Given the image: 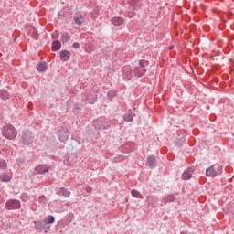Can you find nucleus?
Instances as JSON below:
<instances>
[{
	"label": "nucleus",
	"instance_id": "nucleus-31",
	"mask_svg": "<svg viewBox=\"0 0 234 234\" xmlns=\"http://www.w3.org/2000/svg\"><path fill=\"white\" fill-rule=\"evenodd\" d=\"M16 164L17 165H23V164H25V159H22V158L16 159Z\"/></svg>",
	"mask_w": 234,
	"mask_h": 234
},
{
	"label": "nucleus",
	"instance_id": "nucleus-14",
	"mask_svg": "<svg viewBox=\"0 0 234 234\" xmlns=\"http://www.w3.org/2000/svg\"><path fill=\"white\" fill-rule=\"evenodd\" d=\"M58 195H59V197H70V191H69V189H67L65 187H60L58 189Z\"/></svg>",
	"mask_w": 234,
	"mask_h": 234
},
{
	"label": "nucleus",
	"instance_id": "nucleus-1",
	"mask_svg": "<svg viewBox=\"0 0 234 234\" xmlns=\"http://www.w3.org/2000/svg\"><path fill=\"white\" fill-rule=\"evenodd\" d=\"M2 134L7 140H14L17 136V131L12 126V124H6L4 126Z\"/></svg>",
	"mask_w": 234,
	"mask_h": 234
},
{
	"label": "nucleus",
	"instance_id": "nucleus-12",
	"mask_svg": "<svg viewBox=\"0 0 234 234\" xmlns=\"http://www.w3.org/2000/svg\"><path fill=\"white\" fill-rule=\"evenodd\" d=\"M125 20L123 17L121 16H115L112 19V24L114 25L115 27H120V25H123V22Z\"/></svg>",
	"mask_w": 234,
	"mask_h": 234
},
{
	"label": "nucleus",
	"instance_id": "nucleus-8",
	"mask_svg": "<svg viewBox=\"0 0 234 234\" xmlns=\"http://www.w3.org/2000/svg\"><path fill=\"white\" fill-rule=\"evenodd\" d=\"M146 165L150 169H154V165H156V156L154 155H150L146 159Z\"/></svg>",
	"mask_w": 234,
	"mask_h": 234
},
{
	"label": "nucleus",
	"instance_id": "nucleus-24",
	"mask_svg": "<svg viewBox=\"0 0 234 234\" xmlns=\"http://www.w3.org/2000/svg\"><path fill=\"white\" fill-rule=\"evenodd\" d=\"M29 32H32V37L37 40V29L34 27L33 26L29 27Z\"/></svg>",
	"mask_w": 234,
	"mask_h": 234
},
{
	"label": "nucleus",
	"instance_id": "nucleus-20",
	"mask_svg": "<svg viewBox=\"0 0 234 234\" xmlns=\"http://www.w3.org/2000/svg\"><path fill=\"white\" fill-rule=\"evenodd\" d=\"M0 98L2 100H8V98H10V94L5 90H0Z\"/></svg>",
	"mask_w": 234,
	"mask_h": 234
},
{
	"label": "nucleus",
	"instance_id": "nucleus-17",
	"mask_svg": "<svg viewBox=\"0 0 234 234\" xmlns=\"http://www.w3.org/2000/svg\"><path fill=\"white\" fill-rule=\"evenodd\" d=\"M51 49L53 52H58V50L61 49V42L55 40L52 42Z\"/></svg>",
	"mask_w": 234,
	"mask_h": 234
},
{
	"label": "nucleus",
	"instance_id": "nucleus-36",
	"mask_svg": "<svg viewBox=\"0 0 234 234\" xmlns=\"http://www.w3.org/2000/svg\"><path fill=\"white\" fill-rule=\"evenodd\" d=\"M72 47H73V48L78 49V48H80V43L74 42Z\"/></svg>",
	"mask_w": 234,
	"mask_h": 234
},
{
	"label": "nucleus",
	"instance_id": "nucleus-9",
	"mask_svg": "<svg viewBox=\"0 0 234 234\" xmlns=\"http://www.w3.org/2000/svg\"><path fill=\"white\" fill-rule=\"evenodd\" d=\"M175 200H176V196H175V194L167 195L163 198L162 200L163 204H161V206H165V204L175 202Z\"/></svg>",
	"mask_w": 234,
	"mask_h": 234
},
{
	"label": "nucleus",
	"instance_id": "nucleus-27",
	"mask_svg": "<svg viewBox=\"0 0 234 234\" xmlns=\"http://www.w3.org/2000/svg\"><path fill=\"white\" fill-rule=\"evenodd\" d=\"M54 222H56V218H54L52 215L48 216V219L46 220L48 226V224H54Z\"/></svg>",
	"mask_w": 234,
	"mask_h": 234
},
{
	"label": "nucleus",
	"instance_id": "nucleus-22",
	"mask_svg": "<svg viewBox=\"0 0 234 234\" xmlns=\"http://www.w3.org/2000/svg\"><path fill=\"white\" fill-rule=\"evenodd\" d=\"M61 41L62 43H69L70 41V35L69 33H63L61 35Z\"/></svg>",
	"mask_w": 234,
	"mask_h": 234
},
{
	"label": "nucleus",
	"instance_id": "nucleus-2",
	"mask_svg": "<svg viewBox=\"0 0 234 234\" xmlns=\"http://www.w3.org/2000/svg\"><path fill=\"white\" fill-rule=\"evenodd\" d=\"M20 140L23 145H32L34 144V133L30 130L23 131Z\"/></svg>",
	"mask_w": 234,
	"mask_h": 234
},
{
	"label": "nucleus",
	"instance_id": "nucleus-34",
	"mask_svg": "<svg viewBox=\"0 0 234 234\" xmlns=\"http://www.w3.org/2000/svg\"><path fill=\"white\" fill-rule=\"evenodd\" d=\"M46 197L45 196H40L38 201L40 204H45Z\"/></svg>",
	"mask_w": 234,
	"mask_h": 234
},
{
	"label": "nucleus",
	"instance_id": "nucleus-40",
	"mask_svg": "<svg viewBox=\"0 0 234 234\" xmlns=\"http://www.w3.org/2000/svg\"><path fill=\"white\" fill-rule=\"evenodd\" d=\"M181 234H186V232H181Z\"/></svg>",
	"mask_w": 234,
	"mask_h": 234
},
{
	"label": "nucleus",
	"instance_id": "nucleus-5",
	"mask_svg": "<svg viewBox=\"0 0 234 234\" xmlns=\"http://www.w3.org/2000/svg\"><path fill=\"white\" fill-rule=\"evenodd\" d=\"M76 162H78V157L74 154H69L67 155L66 159L64 160V164L66 165H69V166L74 165V164H76Z\"/></svg>",
	"mask_w": 234,
	"mask_h": 234
},
{
	"label": "nucleus",
	"instance_id": "nucleus-33",
	"mask_svg": "<svg viewBox=\"0 0 234 234\" xmlns=\"http://www.w3.org/2000/svg\"><path fill=\"white\" fill-rule=\"evenodd\" d=\"M71 140H74L75 142H77L79 145L80 144H81V138L80 137H71Z\"/></svg>",
	"mask_w": 234,
	"mask_h": 234
},
{
	"label": "nucleus",
	"instance_id": "nucleus-25",
	"mask_svg": "<svg viewBox=\"0 0 234 234\" xmlns=\"http://www.w3.org/2000/svg\"><path fill=\"white\" fill-rule=\"evenodd\" d=\"M98 100V95L96 94H90V101H89V103L90 105H94V103H96V101Z\"/></svg>",
	"mask_w": 234,
	"mask_h": 234
},
{
	"label": "nucleus",
	"instance_id": "nucleus-39",
	"mask_svg": "<svg viewBox=\"0 0 234 234\" xmlns=\"http://www.w3.org/2000/svg\"><path fill=\"white\" fill-rule=\"evenodd\" d=\"M173 48H174L173 47H170L169 50H173Z\"/></svg>",
	"mask_w": 234,
	"mask_h": 234
},
{
	"label": "nucleus",
	"instance_id": "nucleus-30",
	"mask_svg": "<svg viewBox=\"0 0 234 234\" xmlns=\"http://www.w3.org/2000/svg\"><path fill=\"white\" fill-rule=\"evenodd\" d=\"M111 127V123L109 122H102L101 129H109Z\"/></svg>",
	"mask_w": 234,
	"mask_h": 234
},
{
	"label": "nucleus",
	"instance_id": "nucleus-38",
	"mask_svg": "<svg viewBox=\"0 0 234 234\" xmlns=\"http://www.w3.org/2000/svg\"><path fill=\"white\" fill-rule=\"evenodd\" d=\"M122 72H131V69L129 68H123Z\"/></svg>",
	"mask_w": 234,
	"mask_h": 234
},
{
	"label": "nucleus",
	"instance_id": "nucleus-16",
	"mask_svg": "<svg viewBox=\"0 0 234 234\" xmlns=\"http://www.w3.org/2000/svg\"><path fill=\"white\" fill-rule=\"evenodd\" d=\"M73 21L76 25H78L79 27H81V25H83V16L81 15L74 16Z\"/></svg>",
	"mask_w": 234,
	"mask_h": 234
},
{
	"label": "nucleus",
	"instance_id": "nucleus-4",
	"mask_svg": "<svg viewBox=\"0 0 234 234\" xmlns=\"http://www.w3.org/2000/svg\"><path fill=\"white\" fill-rule=\"evenodd\" d=\"M57 136L59 140V142L65 143L67 140H69V129L60 128L57 131Z\"/></svg>",
	"mask_w": 234,
	"mask_h": 234
},
{
	"label": "nucleus",
	"instance_id": "nucleus-15",
	"mask_svg": "<svg viewBox=\"0 0 234 234\" xmlns=\"http://www.w3.org/2000/svg\"><path fill=\"white\" fill-rule=\"evenodd\" d=\"M192 173H191V169L187 168L186 170H185L182 174V180H190L191 176H192Z\"/></svg>",
	"mask_w": 234,
	"mask_h": 234
},
{
	"label": "nucleus",
	"instance_id": "nucleus-32",
	"mask_svg": "<svg viewBox=\"0 0 234 234\" xmlns=\"http://www.w3.org/2000/svg\"><path fill=\"white\" fill-rule=\"evenodd\" d=\"M0 169H6V162L5 161L0 162Z\"/></svg>",
	"mask_w": 234,
	"mask_h": 234
},
{
	"label": "nucleus",
	"instance_id": "nucleus-29",
	"mask_svg": "<svg viewBox=\"0 0 234 234\" xmlns=\"http://www.w3.org/2000/svg\"><path fill=\"white\" fill-rule=\"evenodd\" d=\"M59 37V32L55 31L52 35H51V38L56 40Z\"/></svg>",
	"mask_w": 234,
	"mask_h": 234
},
{
	"label": "nucleus",
	"instance_id": "nucleus-10",
	"mask_svg": "<svg viewBox=\"0 0 234 234\" xmlns=\"http://www.w3.org/2000/svg\"><path fill=\"white\" fill-rule=\"evenodd\" d=\"M207 176H210L211 178H215L217 176V170H215V165H211L206 170Z\"/></svg>",
	"mask_w": 234,
	"mask_h": 234
},
{
	"label": "nucleus",
	"instance_id": "nucleus-18",
	"mask_svg": "<svg viewBox=\"0 0 234 234\" xmlns=\"http://www.w3.org/2000/svg\"><path fill=\"white\" fill-rule=\"evenodd\" d=\"M47 69H48L47 66V62H40L37 66V69L38 70V72H46Z\"/></svg>",
	"mask_w": 234,
	"mask_h": 234
},
{
	"label": "nucleus",
	"instance_id": "nucleus-19",
	"mask_svg": "<svg viewBox=\"0 0 234 234\" xmlns=\"http://www.w3.org/2000/svg\"><path fill=\"white\" fill-rule=\"evenodd\" d=\"M147 72V69L145 68H136L135 74L138 76V78H142Z\"/></svg>",
	"mask_w": 234,
	"mask_h": 234
},
{
	"label": "nucleus",
	"instance_id": "nucleus-42",
	"mask_svg": "<svg viewBox=\"0 0 234 234\" xmlns=\"http://www.w3.org/2000/svg\"><path fill=\"white\" fill-rule=\"evenodd\" d=\"M75 109H79L78 107H76Z\"/></svg>",
	"mask_w": 234,
	"mask_h": 234
},
{
	"label": "nucleus",
	"instance_id": "nucleus-11",
	"mask_svg": "<svg viewBox=\"0 0 234 234\" xmlns=\"http://www.w3.org/2000/svg\"><path fill=\"white\" fill-rule=\"evenodd\" d=\"M36 171L38 173V175H45V173H48V166L40 165L36 167Z\"/></svg>",
	"mask_w": 234,
	"mask_h": 234
},
{
	"label": "nucleus",
	"instance_id": "nucleus-13",
	"mask_svg": "<svg viewBox=\"0 0 234 234\" xmlns=\"http://www.w3.org/2000/svg\"><path fill=\"white\" fill-rule=\"evenodd\" d=\"M60 59L61 61H69V59H70V52L68 50H62L60 52Z\"/></svg>",
	"mask_w": 234,
	"mask_h": 234
},
{
	"label": "nucleus",
	"instance_id": "nucleus-7",
	"mask_svg": "<svg viewBox=\"0 0 234 234\" xmlns=\"http://www.w3.org/2000/svg\"><path fill=\"white\" fill-rule=\"evenodd\" d=\"M34 224H36V229H45V233H47V229H48V228H50V226H48L47 224V220H39V221H34Z\"/></svg>",
	"mask_w": 234,
	"mask_h": 234
},
{
	"label": "nucleus",
	"instance_id": "nucleus-21",
	"mask_svg": "<svg viewBox=\"0 0 234 234\" xmlns=\"http://www.w3.org/2000/svg\"><path fill=\"white\" fill-rule=\"evenodd\" d=\"M131 195L132 197H133L134 198H144V196H142V193H140V191L136 190V189H133L131 191Z\"/></svg>",
	"mask_w": 234,
	"mask_h": 234
},
{
	"label": "nucleus",
	"instance_id": "nucleus-41",
	"mask_svg": "<svg viewBox=\"0 0 234 234\" xmlns=\"http://www.w3.org/2000/svg\"><path fill=\"white\" fill-rule=\"evenodd\" d=\"M113 160H114V162H116V158H114Z\"/></svg>",
	"mask_w": 234,
	"mask_h": 234
},
{
	"label": "nucleus",
	"instance_id": "nucleus-35",
	"mask_svg": "<svg viewBox=\"0 0 234 234\" xmlns=\"http://www.w3.org/2000/svg\"><path fill=\"white\" fill-rule=\"evenodd\" d=\"M108 96L109 98H114V96H116V91H109Z\"/></svg>",
	"mask_w": 234,
	"mask_h": 234
},
{
	"label": "nucleus",
	"instance_id": "nucleus-28",
	"mask_svg": "<svg viewBox=\"0 0 234 234\" xmlns=\"http://www.w3.org/2000/svg\"><path fill=\"white\" fill-rule=\"evenodd\" d=\"M123 120H124V122H133V114H125L124 116H123Z\"/></svg>",
	"mask_w": 234,
	"mask_h": 234
},
{
	"label": "nucleus",
	"instance_id": "nucleus-26",
	"mask_svg": "<svg viewBox=\"0 0 234 234\" xmlns=\"http://www.w3.org/2000/svg\"><path fill=\"white\" fill-rule=\"evenodd\" d=\"M139 66H140L141 69H145V68L149 67V61L144 60V59L140 60L139 61Z\"/></svg>",
	"mask_w": 234,
	"mask_h": 234
},
{
	"label": "nucleus",
	"instance_id": "nucleus-3",
	"mask_svg": "<svg viewBox=\"0 0 234 234\" xmlns=\"http://www.w3.org/2000/svg\"><path fill=\"white\" fill-rule=\"evenodd\" d=\"M21 208V201L17 199H9L5 203V209H8L9 211H13L15 209H20Z\"/></svg>",
	"mask_w": 234,
	"mask_h": 234
},
{
	"label": "nucleus",
	"instance_id": "nucleus-37",
	"mask_svg": "<svg viewBox=\"0 0 234 234\" xmlns=\"http://www.w3.org/2000/svg\"><path fill=\"white\" fill-rule=\"evenodd\" d=\"M85 191H86V193H92V187L87 186V187L85 188Z\"/></svg>",
	"mask_w": 234,
	"mask_h": 234
},
{
	"label": "nucleus",
	"instance_id": "nucleus-23",
	"mask_svg": "<svg viewBox=\"0 0 234 234\" xmlns=\"http://www.w3.org/2000/svg\"><path fill=\"white\" fill-rule=\"evenodd\" d=\"M0 180L1 182H10V180H12V177H10V176H8L7 174H2L0 176Z\"/></svg>",
	"mask_w": 234,
	"mask_h": 234
},
{
	"label": "nucleus",
	"instance_id": "nucleus-6",
	"mask_svg": "<svg viewBox=\"0 0 234 234\" xmlns=\"http://www.w3.org/2000/svg\"><path fill=\"white\" fill-rule=\"evenodd\" d=\"M146 202L148 204V207H158V197L154 196H148L146 197Z\"/></svg>",
	"mask_w": 234,
	"mask_h": 234
}]
</instances>
